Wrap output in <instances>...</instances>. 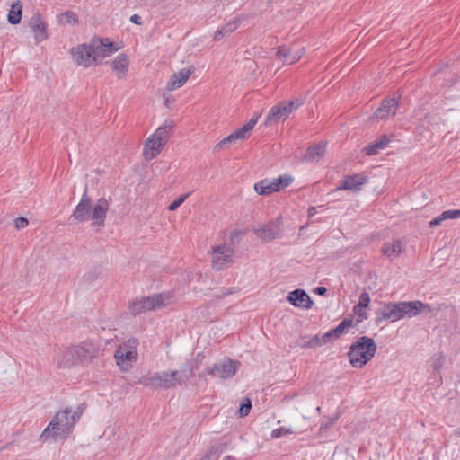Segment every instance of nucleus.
Listing matches in <instances>:
<instances>
[{
    "mask_svg": "<svg viewBox=\"0 0 460 460\" xmlns=\"http://www.w3.org/2000/svg\"><path fill=\"white\" fill-rule=\"evenodd\" d=\"M305 54V49L301 48L296 51H293L289 48L280 47L279 48L276 56L286 65H292L298 61Z\"/></svg>",
    "mask_w": 460,
    "mask_h": 460,
    "instance_id": "obj_19",
    "label": "nucleus"
},
{
    "mask_svg": "<svg viewBox=\"0 0 460 460\" xmlns=\"http://www.w3.org/2000/svg\"><path fill=\"white\" fill-rule=\"evenodd\" d=\"M316 214V208L315 207H310L308 208V217H312Z\"/></svg>",
    "mask_w": 460,
    "mask_h": 460,
    "instance_id": "obj_45",
    "label": "nucleus"
},
{
    "mask_svg": "<svg viewBox=\"0 0 460 460\" xmlns=\"http://www.w3.org/2000/svg\"><path fill=\"white\" fill-rule=\"evenodd\" d=\"M458 217H459V216H458L456 210H446L438 217L433 218L429 222V226L435 227V226H440L442 224V222L445 220L455 219V218H458Z\"/></svg>",
    "mask_w": 460,
    "mask_h": 460,
    "instance_id": "obj_32",
    "label": "nucleus"
},
{
    "mask_svg": "<svg viewBox=\"0 0 460 460\" xmlns=\"http://www.w3.org/2000/svg\"><path fill=\"white\" fill-rule=\"evenodd\" d=\"M74 62L77 66L89 67L95 63L94 50H93L92 43L80 44L70 50Z\"/></svg>",
    "mask_w": 460,
    "mask_h": 460,
    "instance_id": "obj_12",
    "label": "nucleus"
},
{
    "mask_svg": "<svg viewBox=\"0 0 460 460\" xmlns=\"http://www.w3.org/2000/svg\"><path fill=\"white\" fill-rule=\"evenodd\" d=\"M165 144L151 135L146 141L143 155L146 160H152L157 156Z\"/></svg>",
    "mask_w": 460,
    "mask_h": 460,
    "instance_id": "obj_21",
    "label": "nucleus"
},
{
    "mask_svg": "<svg viewBox=\"0 0 460 460\" xmlns=\"http://www.w3.org/2000/svg\"><path fill=\"white\" fill-rule=\"evenodd\" d=\"M29 26L33 32L36 43L42 42L49 38L48 24L42 21L40 13H34L30 20Z\"/></svg>",
    "mask_w": 460,
    "mask_h": 460,
    "instance_id": "obj_16",
    "label": "nucleus"
},
{
    "mask_svg": "<svg viewBox=\"0 0 460 460\" xmlns=\"http://www.w3.org/2000/svg\"><path fill=\"white\" fill-rule=\"evenodd\" d=\"M456 211H457V214H458V216L460 217V209H457Z\"/></svg>",
    "mask_w": 460,
    "mask_h": 460,
    "instance_id": "obj_49",
    "label": "nucleus"
},
{
    "mask_svg": "<svg viewBox=\"0 0 460 460\" xmlns=\"http://www.w3.org/2000/svg\"><path fill=\"white\" fill-rule=\"evenodd\" d=\"M443 365H444V357L443 356H439V357L432 359L431 367L434 372H439V370L441 369Z\"/></svg>",
    "mask_w": 460,
    "mask_h": 460,
    "instance_id": "obj_39",
    "label": "nucleus"
},
{
    "mask_svg": "<svg viewBox=\"0 0 460 460\" xmlns=\"http://www.w3.org/2000/svg\"><path fill=\"white\" fill-rule=\"evenodd\" d=\"M190 195V192L186 193L184 195L180 196L177 199H175L169 207L168 209L170 211L176 210L185 200Z\"/></svg>",
    "mask_w": 460,
    "mask_h": 460,
    "instance_id": "obj_38",
    "label": "nucleus"
},
{
    "mask_svg": "<svg viewBox=\"0 0 460 460\" xmlns=\"http://www.w3.org/2000/svg\"><path fill=\"white\" fill-rule=\"evenodd\" d=\"M325 155V145L318 144L309 147L305 155V160L308 162L319 161Z\"/></svg>",
    "mask_w": 460,
    "mask_h": 460,
    "instance_id": "obj_29",
    "label": "nucleus"
},
{
    "mask_svg": "<svg viewBox=\"0 0 460 460\" xmlns=\"http://www.w3.org/2000/svg\"><path fill=\"white\" fill-rule=\"evenodd\" d=\"M367 181V178L364 173H358L345 176L341 184L337 187V190L359 191L364 184Z\"/></svg>",
    "mask_w": 460,
    "mask_h": 460,
    "instance_id": "obj_17",
    "label": "nucleus"
},
{
    "mask_svg": "<svg viewBox=\"0 0 460 460\" xmlns=\"http://www.w3.org/2000/svg\"><path fill=\"white\" fill-rule=\"evenodd\" d=\"M58 22L62 25H74L78 22L77 15L73 11H66L58 16Z\"/></svg>",
    "mask_w": 460,
    "mask_h": 460,
    "instance_id": "obj_33",
    "label": "nucleus"
},
{
    "mask_svg": "<svg viewBox=\"0 0 460 460\" xmlns=\"http://www.w3.org/2000/svg\"><path fill=\"white\" fill-rule=\"evenodd\" d=\"M399 106L398 98H387L383 101L381 106L374 113V118L385 119L394 116Z\"/></svg>",
    "mask_w": 460,
    "mask_h": 460,
    "instance_id": "obj_18",
    "label": "nucleus"
},
{
    "mask_svg": "<svg viewBox=\"0 0 460 460\" xmlns=\"http://www.w3.org/2000/svg\"><path fill=\"white\" fill-rule=\"evenodd\" d=\"M172 301L169 293L155 294L150 296L141 297L129 303V310L137 315L146 311L156 310L168 305Z\"/></svg>",
    "mask_w": 460,
    "mask_h": 460,
    "instance_id": "obj_7",
    "label": "nucleus"
},
{
    "mask_svg": "<svg viewBox=\"0 0 460 460\" xmlns=\"http://www.w3.org/2000/svg\"><path fill=\"white\" fill-rule=\"evenodd\" d=\"M235 26L234 24H227L226 28L224 29L226 32H230L233 30H234Z\"/></svg>",
    "mask_w": 460,
    "mask_h": 460,
    "instance_id": "obj_46",
    "label": "nucleus"
},
{
    "mask_svg": "<svg viewBox=\"0 0 460 460\" xmlns=\"http://www.w3.org/2000/svg\"><path fill=\"white\" fill-rule=\"evenodd\" d=\"M234 250L232 243H223L212 247L211 264L216 270H221L233 263Z\"/></svg>",
    "mask_w": 460,
    "mask_h": 460,
    "instance_id": "obj_9",
    "label": "nucleus"
},
{
    "mask_svg": "<svg viewBox=\"0 0 460 460\" xmlns=\"http://www.w3.org/2000/svg\"><path fill=\"white\" fill-rule=\"evenodd\" d=\"M193 71V67H188L174 73L167 83V89L173 91L181 87L190 78Z\"/></svg>",
    "mask_w": 460,
    "mask_h": 460,
    "instance_id": "obj_20",
    "label": "nucleus"
},
{
    "mask_svg": "<svg viewBox=\"0 0 460 460\" xmlns=\"http://www.w3.org/2000/svg\"><path fill=\"white\" fill-rule=\"evenodd\" d=\"M369 304H370V296H369L368 293L367 292L361 293L358 305H360V307L368 308Z\"/></svg>",
    "mask_w": 460,
    "mask_h": 460,
    "instance_id": "obj_40",
    "label": "nucleus"
},
{
    "mask_svg": "<svg viewBox=\"0 0 460 460\" xmlns=\"http://www.w3.org/2000/svg\"><path fill=\"white\" fill-rule=\"evenodd\" d=\"M90 356L91 352L85 346L68 347L60 350L57 358V366L59 369H69L79 365Z\"/></svg>",
    "mask_w": 460,
    "mask_h": 460,
    "instance_id": "obj_8",
    "label": "nucleus"
},
{
    "mask_svg": "<svg viewBox=\"0 0 460 460\" xmlns=\"http://www.w3.org/2000/svg\"><path fill=\"white\" fill-rule=\"evenodd\" d=\"M252 408L251 401L248 398H244L239 408V414L241 417L248 415Z\"/></svg>",
    "mask_w": 460,
    "mask_h": 460,
    "instance_id": "obj_37",
    "label": "nucleus"
},
{
    "mask_svg": "<svg viewBox=\"0 0 460 460\" xmlns=\"http://www.w3.org/2000/svg\"><path fill=\"white\" fill-rule=\"evenodd\" d=\"M14 226L17 229L25 228L28 226V220L25 217H18L14 221Z\"/></svg>",
    "mask_w": 460,
    "mask_h": 460,
    "instance_id": "obj_42",
    "label": "nucleus"
},
{
    "mask_svg": "<svg viewBox=\"0 0 460 460\" xmlns=\"http://www.w3.org/2000/svg\"><path fill=\"white\" fill-rule=\"evenodd\" d=\"M404 244L400 240L386 242L382 246V253L390 260L398 258L404 251Z\"/></svg>",
    "mask_w": 460,
    "mask_h": 460,
    "instance_id": "obj_25",
    "label": "nucleus"
},
{
    "mask_svg": "<svg viewBox=\"0 0 460 460\" xmlns=\"http://www.w3.org/2000/svg\"><path fill=\"white\" fill-rule=\"evenodd\" d=\"M427 308L429 309L427 305L419 300L384 303L376 312V323L377 324L386 321L394 323L406 317L411 318Z\"/></svg>",
    "mask_w": 460,
    "mask_h": 460,
    "instance_id": "obj_2",
    "label": "nucleus"
},
{
    "mask_svg": "<svg viewBox=\"0 0 460 460\" xmlns=\"http://www.w3.org/2000/svg\"><path fill=\"white\" fill-rule=\"evenodd\" d=\"M304 102L305 100L303 98H297L284 103L288 109V111L292 113L294 111L297 110L304 103Z\"/></svg>",
    "mask_w": 460,
    "mask_h": 460,
    "instance_id": "obj_35",
    "label": "nucleus"
},
{
    "mask_svg": "<svg viewBox=\"0 0 460 460\" xmlns=\"http://www.w3.org/2000/svg\"><path fill=\"white\" fill-rule=\"evenodd\" d=\"M129 20H130L131 22H133L135 24H137V25L142 23V18L138 14L131 15Z\"/></svg>",
    "mask_w": 460,
    "mask_h": 460,
    "instance_id": "obj_43",
    "label": "nucleus"
},
{
    "mask_svg": "<svg viewBox=\"0 0 460 460\" xmlns=\"http://www.w3.org/2000/svg\"><path fill=\"white\" fill-rule=\"evenodd\" d=\"M174 128V123L172 120L168 119L164 122L152 135L157 139L161 140L164 144H166L169 139L172 129Z\"/></svg>",
    "mask_w": 460,
    "mask_h": 460,
    "instance_id": "obj_26",
    "label": "nucleus"
},
{
    "mask_svg": "<svg viewBox=\"0 0 460 460\" xmlns=\"http://www.w3.org/2000/svg\"><path fill=\"white\" fill-rule=\"evenodd\" d=\"M290 113L288 111L285 103H280L279 105L273 106L267 115L265 124L270 125L273 123H277L280 120H286Z\"/></svg>",
    "mask_w": 460,
    "mask_h": 460,
    "instance_id": "obj_24",
    "label": "nucleus"
},
{
    "mask_svg": "<svg viewBox=\"0 0 460 460\" xmlns=\"http://www.w3.org/2000/svg\"><path fill=\"white\" fill-rule=\"evenodd\" d=\"M389 143V138L387 136L383 135L378 139L367 146L364 148V152L367 155H375L378 154L381 150L385 149Z\"/></svg>",
    "mask_w": 460,
    "mask_h": 460,
    "instance_id": "obj_27",
    "label": "nucleus"
},
{
    "mask_svg": "<svg viewBox=\"0 0 460 460\" xmlns=\"http://www.w3.org/2000/svg\"><path fill=\"white\" fill-rule=\"evenodd\" d=\"M353 313H354V314L357 317V322L358 323H361L364 320H367V317H368L367 308L360 307V305H356L353 307Z\"/></svg>",
    "mask_w": 460,
    "mask_h": 460,
    "instance_id": "obj_34",
    "label": "nucleus"
},
{
    "mask_svg": "<svg viewBox=\"0 0 460 460\" xmlns=\"http://www.w3.org/2000/svg\"><path fill=\"white\" fill-rule=\"evenodd\" d=\"M218 456L217 449L216 447H211L209 450L206 453L205 456H203L199 460H217Z\"/></svg>",
    "mask_w": 460,
    "mask_h": 460,
    "instance_id": "obj_41",
    "label": "nucleus"
},
{
    "mask_svg": "<svg viewBox=\"0 0 460 460\" xmlns=\"http://www.w3.org/2000/svg\"><path fill=\"white\" fill-rule=\"evenodd\" d=\"M222 31H217L216 33H215V39L216 40H219V36L222 35Z\"/></svg>",
    "mask_w": 460,
    "mask_h": 460,
    "instance_id": "obj_47",
    "label": "nucleus"
},
{
    "mask_svg": "<svg viewBox=\"0 0 460 460\" xmlns=\"http://www.w3.org/2000/svg\"><path fill=\"white\" fill-rule=\"evenodd\" d=\"M109 209V202L105 198H100L92 205L90 197L86 191L83 194L80 202L75 207L72 217L77 222L91 220L92 226L98 231L105 224L106 215Z\"/></svg>",
    "mask_w": 460,
    "mask_h": 460,
    "instance_id": "obj_1",
    "label": "nucleus"
},
{
    "mask_svg": "<svg viewBox=\"0 0 460 460\" xmlns=\"http://www.w3.org/2000/svg\"><path fill=\"white\" fill-rule=\"evenodd\" d=\"M223 460H234V458L232 456H226Z\"/></svg>",
    "mask_w": 460,
    "mask_h": 460,
    "instance_id": "obj_48",
    "label": "nucleus"
},
{
    "mask_svg": "<svg viewBox=\"0 0 460 460\" xmlns=\"http://www.w3.org/2000/svg\"><path fill=\"white\" fill-rule=\"evenodd\" d=\"M259 119V115L252 117L245 125H243L241 128L235 130L223 140H221L218 144V147H222L223 146L230 143L236 142L238 140H244L249 136L254 126L256 125Z\"/></svg>",
    "mask_w": 460,
    "mask_h": 460,
    "instance_id": "obj_14",
    "label": "nucleus"
},
{
    "mask_svg": "<svg viewBox=\"0 0 460 460\" xmlns=\"http://www.w3.org/2000/svg\"><path fill=\"white\" fill-rule=\"evenodd\" d=\"M293 433H294V431H293V429L291 428L281 427V428L274 429L271 432V437L274 438H281L283 436L290 435V434H293Z\"/></svg>",
    "mask_w": 460,
    "mask_h": 460,
    "instance_id": "obj_36",
    "label": "nucleus"
},
{
    "mask_svg": "<svg viewBox=\"0 0 460 460\" xmlns=\"http://www.w3.org/2000/svg\"><path fill=\"white\" fill-rule=\"evenodd\" d=\"M292 181L293 178L288 175H280L279 178L273 179H263L254 184V190L259 195H270L285 189L289 186Z\"/></svg>",
    "mask_w": 460,
    "mask_h": 460,
    "instance_id": "obj_10",
    "label": "nucleus"
},
{
    "mask_svg": "<svg viewBox=\"0 0 460 460\" xmlns=\"http://www.w3.org/2000/svg\"><path fill=\"white\" fill-rule=\"evenodd\" d=\"M239 366L238 361L226 358L215 363L207 370V373L215 378L230 379L235 376Z\"/></svg>",
    "mask_w": 460,
    "mask_h": 460,
    "instance_id": "obj_11",
    "label": "nucleus"
},
{
    "mask_svg": "<svg viewBox=\"0 0 460 460\" xmlns=\"http://www.w3.org/2000/svg\"><path fill=\"white\" fill-rule=\"evenodd\" d=\"M22 4L20 1L14 2L7 15V20L11 24H17L21 22Z\"/></svg>",
    "mask_w": 460,
    "mask_h": 460,
    "instance_id": "obj_31",
    "label": "nucleus"
},
{
    "mask_svg": "<svg viewBox=\"0 0 460 460\" xmlns=\"http://www.w3.org/2000/svg\"><path fill=\"white\" fill-rule=\"evenodd\" d=\"M351 320H343L338 326L326 332L324 334L320 335L321 344H326L332 340L339 338L341 334L347 332L348 329L351 327Z\"/></svg>",
    "mask_w": 460,
    "mask_h": 460,
    "instance_id": "obj_22",
    "label": "nucleus"
},
{
    "mask_svg": "<svg viewBox=\"0 0 460 460\" xmlns=\"http://www.w3.org/2000/svg\"><path fill=\"white\" fill-rule=\"evenodd\" d=\"M296 345L303 349H312V348H318L322 347L320 335L316 334L314 336H301L296 341Z\"/></svg>",
    "mask_w": 460,
    "mask_h": 460,
    "instance_id": "obj_30",
    "label": "nucleus"
},
{
    "mask_svg": "<svg viewBox=\"0 0 460 460\" xmlns=\"http://www.w3.org/2000/svg\"><path fill=\"white\" fill-rule=\"evenodd\" d=\"M137 339L129 338L117 348L114 358L120 371L128 372L137 360Z\"/></svg>",
    "mask_w": 460,
    "mask_h": 460,
    "instance_id": "obj_6",
    "label": "nucleus"
},
{
    "mask_svg": "<svg viewBox=\"0 0 460 460\" xmlns=\"http://www.w3.org/2000/svg\"><path fill=\"white\" fill-rule=\"evenodd\" d=\"M288 300L294 305L303 308H311L313 302L305 290L296 289L288 294Z\"/></svg>",
    "mask_w": 460,
    "mask_h": 460,
    "instance_id": "obj_23",
    "label": "nucleus"
},
{
    "mask_svg": "<svg viewBox=\"0 0 460 460\" xmlns=\"http://www.w3.org/2000/svg\"><path fill=\"white\" fill-rule=\"evenodd\" d=\"M196 367L197 365L190 362L181 371H163L154 373L151 376H143L139 379V384L153 389H169L186 383L191 376H193L194 369Z\"/></svg>",
    "mask_w": 460,
    "mask_h": 460,
    "instance_id": "obj_3",
    "label": "nucleus"
},
{
    "mask_svg": "<svg viewBox=\"0 0 460 460\" xmlns=\"http://www.w3.org/2000/svg\"><path fill=\"white\" fill-rule=\"evenodd\" d=\"M255 234L263 241L279 238L282 234V221L277 218L267 225H261L254 230Z\"/></svg>",
    "mask_w": 460,
    "mask_h": 460,
    "instance_id": "obj_13",
    "label": "nucleus"
},
{
    "mask_svg": "<svg viewBox=\"0 0 460 460\" xmlns=\"http://www.w3.org/2000/svg\"><path fill=\"white\" fill-rule=\"evenodd\" d=\"M91 43L93 50H94L95 64H98L100 59L110 57L118 49L115 48L114 44L109 42L107 39L93 38Z\"/></svg>",
    "mask_w": 460,
    "mask_h": 460,
    "instance_id": "obj_15",
    "label": "nucleus"
},
{
    "mask_svg": "<svg viewBox=\"0 0 460 460\" xmlns=\"http://www.w3.org/2000/svg\"><path fill=\"white\" fill-rule=\"evenodd\" d=\"M112 69L116 72L118 77H124L128 67V60L126 55H119L111 63Z\"/></svg>",
    "mask_w": 460,
    "mask_h": 460,
    "instance_id": "obj_28",
    "label": "nucleus"
},
{
    "mask_svg": "<svg viewBox=\"0 0 460 460\" xmlns=\"http://www.w3.org/2000/svg\"><path fill=\"white\" fill-rule=\"evenodd\" d=\"M377 346L372 338L362 336L353 342L349 348L348 357L353 367L362 368L374 357Z\"/></svg>",
    "mask_w": 460,
    "mask_h": 460,
    "instance_id": "obj_5",
    "label": "nucleus"
},
{
    "mask_svg": "<svg viewBox=\"0 0 460 460\" xmlns=\"http://www.w3.org/2000/svg\"><path fill=\"white\" fill-rule=\"evenodd\" d=\"M327 292V288L325 287H317L314 289V293L320 296L324 295Z\"/></svg>",
    "mask_w": 460,
    "mask_h": 460,
    "instance_id": "obj_44",
    "label": "nucleus"
},
{
    "mask_svg": "<svg viewBox=\"0 0 460 460\" xmlns=\"http://www.w3.org/2000/svg\"><path fill=\"white\" fill-rule=\"evenodd\" d=\"M82 412L83 409L80 406L75 411L65 409L58 411L43 430L40 438L44 440L48 438L54 440L66 438L72 432Z\"/></svg>",
    "mask_w": 460,
    "mask_h": 460,
    "instance_id": "obj_4",
    "label": "nucleus"
}]
</instances>
